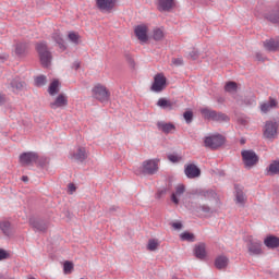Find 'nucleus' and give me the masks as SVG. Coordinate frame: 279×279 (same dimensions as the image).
Listing matches in <instances>:
<instances>
[{"mask_svg": "<svg viewBox=\"0 0 279 279\" xmlns=\"http://www.w3.org/2000/svg\"><path fill=\"white\" fill-rule=\"evenodd\" d=\"M201 114L208 121H216L218 123H228V121H230V117H228V114L208 108L201 109Z\"/></svg>", "mask_w": 279, "mask_h": 279, "instance_id": "1", "label": "nucleus"}, {"mask_svg": "<svg viewBox=\"0 0 279 279\" xmlns=\"http://www.w3.org/2000/svg\"><path fill=\"white\" fill-rule=\"evenodd\" d=\"M278 133H279V120L272 119L266 121L264 125V133L263 136L267 141H276L278 138Z\"/></svg>", "mask_w": 279, "mask_h": 279, "instance_id": "2", "label": "nucleus"}, {"mask_svg": "<svg viewBox=\"0 0 279 279\" xmlns=\"http://www.w3.org/2000/svg\"><path fill=\"white\" fill-rule=\"evenodd\" d=\"M36 51L39 54V60L41 62V65L45 69L51 66L52 57H51V52L47 48V43L41 41V43L37 44L36 45Z\"/></svg>", "mask_w": 279, "mask_h": 279, "instance_id": "3", "label": "nucleus"}, {"mask_svg": "<svg viewBox=\"0 0 279 279\" xmlns=\"http://www.w3.org/2000/svg\"><path fill=\"white\" fill-rule=\"evenodd\" d=\"M92 95L100 104H108L110 101V90L99 83L92 88Z\"/></svg>", "mask_w": 279, "mask_h": 279, "instance_id": "4", "label": "nucleus"}, {"mask_svg": "<svg viewBox=\"0 0 279 279\" xmlns=\"http://www.w3.org/2000/svg\"><path fill=\"white\" fill-rule=\"evenodd\" d=\"M226 144V136L221 134H214L206 136L204 140V145L207 147V149H219V147H222Z\"/></svg>", "mask_w": 279, "mask_h": 279, "instance_id": "5", "label": "nucleus"}, {"mask_svg": "<svg viewBox=\"0 0 279 279\" xmlns=\"http://www.w3.org/2000/svg\"><path fill=\"white\" fill-rule=\"evenodd\" d=\"M242 160L244 163V167L246 169H252V167H255V165H258V155H256V151L248 149V150H242L241 151Z\"/></svg>", "mask_w": 279, "mask_h": 279, "instance_id": "6", "label": "nucleus"}, {"mask_svg": "<svg viewBox=\"0 0 279 279\" xmlns=\"http://www.w3.org/2000/svg\"><path fill=\"white\" fill-rule=\"evenodd\" d=\"M158 162L160 159H148L143 161L141 171L144 175H155L158 173Z\"/></svg>", "mask_w": 279, "mask_h": 279, "instance_id": "7", "label": "nucleus"}, {"mask_svg": "<svg viewBox=\"0 0 279 279\" xmlns=\"http://www.w3.org/2000/svg\"><path fill=\"white\" fill-rule=\"evenodd\" d=\"M165 88H167V77L162 73L156 74L150 90L153 93H162Z\"/></svg>", "mask_w": 279, "mask_h": 279, "instance_id": "8", "label": "nucleus"}, {"mask_svg": "<svg viewBox=\"0 0 279 279\" xmlns=\"http://www.w3.org/2000/svg\"><path fill=\"white\" fill-rule=\"evenodd\" d=\"M20 162L23 167H29L33 162H38V154L34 151L23 153L20 155Z\"/></svg>", "mask_w": 279, "mask_h": 279, "instance_id": "9", "label": "nucleus"}, {"mask_svg": "<svg viewBox=\"0 0 279 279\" xmlns=\"http://www.w3.org/2000/svg\"><path fill=\"white\" fill-rule=\"evenodd\" d=\"M247 250L250 256H260V254H263V243L258 240H250Z\"/></svg>", "mask_w": 279, "mask_h": 279, "instance_id": "10", "label": "nucleus"}, {"mask_svg": "<svg viewBox=\"0 0 279 279\" xmlns=\"http://www.w3.org/2000/svg\"><path fill=\"white\" fill-rule=\"evenodd\" d=\"M117 5V0H96V8L100 12H112Z\"/></svg>", "mask_w": 279, "mask_h": 279, "instance_id": "11", "label": "nucleus"}, {"mask_svg": "<svg viewBox=\"0 0 279 279\" xmlns=\"http://www.w3.org/2000/svg\"><path fill=\"white\" fill-rule=\"evenodd\" d=\"M70 158L75 162H84V160L88 158L86 147L78 146L73 153L70 154Z\"/></svg>", "mask_w": 279, "mask_h": 279, "instance_id": "12", "label": "nucleus"}, {"mask_svg": "<svg viewBox=\"0 0 279 279\" xmlns=\"http://www.w3.org/2000/svg\"><path fill=\"white\" fill-rule=\"evenodd\" d=\"M184 173L189 180H195V178H199V175H202V169H199L195 163H189L184 168Z\"/></svg>", "mask_w": 279, "mask_h": 279, "instance_id": "13", "label": "nucleus"}, {"mask_svg": "<svg viewBox=\"0 0 279 279\" xmlns=\"http://www.w3.org/2000/svg\"><path fill=\"white\" fill-rule=\"evenodd\" d=\"M264 19L274 25L279 23V3L271 10L264 13Z\"/></svg>", "mask_w": 279, "mask_h": 279, "instance_id": "14", "label": "nucleus"}, {"mask_svg": "<svg viewBox=\"0 0 279 279\" xmlns=\"http://www.w3.org/2000/svg\"><path fill=\"white\" fill-rule=\"evenodd\" d=\"M175 7V0H157V10L159 12H171Z\"/></svg>", "mask_w": 279, "mask_h": 279, "instance_id": "15", "label": "nucleus"}, {"mask_svg": "<svg viewBox=\"0 0 279 279\" xmlns=\"http://www.w3.org/2000/svg\"><path fill=\"white\" fill-rule=\"evenodd\" d=\"M157 129L163 134H173V132H175V124L172 122L158 121Z\"/></svg>", "mask_w": 279, "mask_h": 279, "instance_id": "16", "label": "nucleus"}, {"mask_svg": "<svg viewBox=\"0 0 279 279\" xmlns=\"http://www.w3.org/2000/svg\"><path fill=\"white\" fill-rule=\"evenodd\" d=\"M69 106V99L63 94H60L53 102H50V108L57 110V108H65Z\"/></svg>", "mask_w": 279, "mask_h": 279, "instance_id": "17", "label": "nucleus"}, {"mask_svg": "<svg viewBox=\"0 0 279 279\" xmlns=\"http://www.w3.org/2000/svg\"><path fill=\"white\" fill-rule=\"evenodd\" d=\"M29 223L36 232H47L49 228V223L45 220H36V219H31Z\"/></svg>", "mask_w": 279, "mask_h": 279, "instance_id": "18", "label": "nucleus"}, {"mask_svg": "<svg viewBox=\"0 0 279 279\" xmlns=\"http://www.w3.org/2000/svg\"><path fill=\"white\" fill-rule=\"evenodd\" d=\"M276 108H278V100H276L274 97H269L268 101L260 105V110L264 112V114H267V112H270V110Z\"/></svg>", "mask_w": 279, "mask_h": 279, "instance_id": "19", "label": "nucleus"}, {"mask_svg": "<svg viewBox=\"0 0 279 279\" xmlns=\"http://www.w3.org/2000/svg\"><path fill=\"white\" fill-rule=\"evenodd\" d=\"M135 36L141 40V43H147L149 39L147 37V26L145 25H137L134 29Z\"/></svg>", "mask_w": 279, "mask_h": 279, "instance_id": "20", "label": "nucleus"}, {"mask_svg": "<svg viewBox=\"0 0 279 279\" xmlns=\"http://www.w3.org/2000/svg\"><path fill=\"white\" fill-rule=\"evenodd\" d=\"M263 45L266 51H270V52L279 51V39H275V38L266 39L263 43Z\"/></svg>", "mask_w": 279, "mask_h": 279, "instance_id": "21", "label": "nucleus"}, {"mask_svg": "<svg viewBox=\"0 0 279 279\" xmlns=\"http://www.w3.org/2000/svg\"><path fill=\"white\" fill-rule=\"evenodd\" d=\"M264 245H266L268 250H276L279 247V238L276 235H267L264 240Z\"/></svg>", "mask_w": 279, "mask_h": 279, "instance_id": "22", "label": "nucleus"}, {"mask_svg": "<svg viewBox=\"0 0 279 279\" xmlns=\"http://www.w3.org/2000/svg\"><path fill=\"white\" fill-rule=\"evenodd\" d=\"M0 230L4 236H12L14 230L12 229V223L8 220L0 222Z\"/></svg>", "mask_w": 279, "mask_h": 279, "instance_id": "23", "label": "nucleus"}, {"mask_svg": "<svg viewBox=\"0 0 279 279\" xmlns=\"http://www.w3.org/2000/svg\"><path fill=\"white\" fill-rule=\"evenodd\" d=\"M196 195L202 197V199H215L217 197V192L214 190H197Z\"/></svg>", "mask_w": 279, "mask_h": 279, "instance_id": "24", "label": "nucleus"}, {"mask_svg": "<svg viewBox=\"0 0 279 279\" xmlns=\"http://www.w3.org/2000/svg\"><path fill=\"white\" fill-rule=\"evenodd\" d=\"M186 191V187L184 186V184H179L175 187V193H172L171 195V202H173V204H180V199L178 198V196L180 197V195H184V192Z\"/></svg>", "mask_w": 279, "mask_h": 279, "instance_id": "25", "label": "nucleus"}, {"mask_svg": "<svg viewBox=\"0 0 279 279\" xmlns=\"http://www.w3.org/2000/svg\"><path fill=\"white\" fill-rule=\"evenodd\" d=\"M265 175H279V161L274 160L265 170Z\"/></svg>", "mask_w": 279, "mask_h": 279, "instance_id": "26", "label": "nucleus"}, {"mask_svg": "<svg viewBox=\"0 0 279 279\" xmlns=\"http://www.w3.org/2000/svg\"><path fill=\"white\" fill-rule=\"evenodd\" d=\"M194 255L199 260H204V258H206V244L201 243V244L196 245L195 248H194Z\"/></svg>", "mask_w": 279, "mask_h": 279, "instance_id": "27", "label": "nucleus"}, {"mask_svg": "<svg viewBox=\"0 0 279 279\" xmlns=\"http://www.w3.org/2000/svg\"><path fill=\"white\" fill-rule=\"evenodd\" d=\"M230 259L227 256L220 255L215 259L216 269H226Z\"/></svg>", "mask_w": 279, "mask_h": 279, "instance_id": "28", "label": "nucleus"}, {"mask_svg": "<svg viewBox=\"0 0 279 279\" xmlns=\"http://www.w3.org/2000/svg\"><path fill=\"white\" fill-rule=\"evenodd\" d=\"M235 202L240 206H245V193H243V189L239 185H235Z\"/></svg>", "mask_w": 279, "mask_h": 279, "instance_id": "29", "label": "nucleus"}, {"mask_svg": "<svg viewBox=\"0 0 279 279\" xmlns=\"http://www.w3.org/2000/svg\"><path fill=\"white\" fill-rule=\"evenodd\" d=\"M52 39L54 40V43H57L59 48L62 49V51H64L66 49V46L64 45V38L60 34V32H54L52 34Z\"/></svg>", "mask_w": 279, "mask_h": 279, "instance_id": "30", "label": "nucleus"}, {"mask_svg": "<svg viewBox=\"0 0 279 279\" xmlns=\"http://www.w3.org/2000/svg\"><path fill=\"white\" fill-rule=\"evenodd\" d=\"M48 93L49 95H51V97H53L54 95H58V93H60V81L58 80L52 81L48 87Z\"/></svg>", "mask_w": 279, "mask_h": 279, "instance_id": "31", "label": "nucleus"}, {"mask_svg": "<svg viewBox=\"0 0 279 279\" xmlns=\"http://www.w3.org/2000/svg\"><path fill=\"white\" fill-rule=\"evenodd\" d=\"M157 106L161 108L162 110H172L173 104H171L170 100H167V98H159L157 101Z\"/></svg>", "mask_w": 279, "mask_h": 279, "instance_id": "32", "label": "nucleus"}, {"mask_svg": "<svg viewBox=\"0 0 279 279\" xmlns=\"http://www.w3.org/2000/svg\"><path fill=\"white\" fill-rule=\"evenodd\" d=\"M15 53L19 57L25 56L27 53V43H20L15 45Z\"/></svg>", "mask_w": 279, "mask_h": 279, "instance_id": "33", "label": "nucleus"}, {"mask_svg": "<svg viewBox=\"0 0 279 279\" xmlns=\"http://www.w3.org/2000/svg\"><path fill=\"white\" fill-rule=\"evenodd\" d=\"M23 86H25V82H22L19 77L11 81V87L13 90H23Z\"/></svg>", "mask_w": 279, "mask_h": 279, "instance_id": "34", "label": "nucleus"}, {"mask_svg": "<svg viewBox=\"0 0 279 279\" xmlns=\"http://www.w3.org/2000/svg\"><path fill=\"white\" fill-rule=\"evenodd\" d=\"M195 213H204L205 215H213V213H215V209H213L208 205H199L196 207Z\"/></svg>", "mask_w": 279, "mask_h": 279, "instance_id": "35", "label": "nucleus"}, {"mask_svg": "<svg viewBox=\"0 0 279 279\" xmlns=\"http://www.w3.org/2000/svg\"><path fill=\"white\" fill-rule=\"evenodd\" d=\"M239 86L236 85V82L234 81H230L228 83H226L225 85V90L226 93H236Z\"/></svg>", "mask_w": 279, "mask_h": 279, "instance_id": "36", "label": "nucleus"}, {"mask_svg": "<svg viewBox=\"0 0 279 279\" xmlns=\"http://www.w3.org/2000/svg\"><path fill=\"white\" fill-rule=\"evenodd\" d=\"M181 241H187L189 243H193L195 241V234L184 231L183 233L180 234Z\"/></svg>", "mask_w": 279, "mask_h": 279, "instance_id": "37", "label": "nucleus"}, {"mask_svg": "<svg viewBox=\"0 0 279 279\" xmlns=\"http://www.w3.org/2000/svg\"><path fill=\"white\" fill-rule=\"evenodd\" d=\"M153 38L154 40H162L165 38V33L160 28H155L153 32Z\"/></svg>", "mask_w": 279, "mask_h": 279, "instance_id": "38", "label": "nucleus"}, {"mask_svg": "<svg viewBox=\"0 0 279 279\" xmlns=\"http://www.w3.org/2000/svg\"><path fill=\"white\" fill-rule=\"evenodd\" d=\"M45 84H47V76L39 75L35 77V86L40 87V86H45Z\"/></svg>", "mask_w": 279, "mask_h": 279, "instance_id": "39", "label": "nucleus"}, {"mask_svg": "<svg viewBox=\"0 0 279 279\" xmlns=\"http://www.w3.org/2000/svg\"><path fill=\"white\" fill-rule=\"evenodd\" d=\"M68 38L71 43H74V45H78L80 43V35L75 32L69 33Z\"/></svg>", "mask_w": 279, "mask_h": 279, "instance_id": "40", "label": "nucleus"}, {"mask_svg": "<svg viewBox=\"0 0 279 279\" xmlns=\"http://www.w3.org/2000/svg\"><path fill=\"white\" fill-rule=\"evenodd\" d=\"M147 250H149V252H156V250H158V241L149 240L148 245H147Z\"/></svg>", "mask_w": 279, "mask_h": 279, "instance_id": "41", "label": "nucleus"}, {"mask_svg": "<svg viewBox=\"0 0 279 279\" xmlns=\"http://www.w3.org/2000/svg\"><path fill=\"white\" fill-rule=\"evenodd\" d=\"M73 271V264L70 260L64 262L63 264V272L71 274Z\"/></svg>", "mask_w": 279, "mask_h": 279, "instance_id": "42", "label": "nucleus"}, {"mask_svg": "<svg viewBox=\"0 0 279 279\" xmlns=\"http://www.w3.org/2000/svg\"><path fill=\"white\" fill-rule=\"evenodd\" d=\"M183 119H185V123H193V111H185L183 113Z\"/></svg>", "mask_w": 279, "mask_h": 279, "instance_id": "43", "label": "nucleus"}, {"mask_svg": "<svg viewBox=\"0 0 279 279\" xmlns=\"http://www.w3.org/2000/svg\"><path fill=\"white\" fill-rule=\"evenodd\" d=\"M168 160H170V162H180V160H182V156L178 154H169Z\"/></svg>", "mask_w": 279, "mask_h": 279, "instance_id": "44", "label": "nucleus"}, {"mask_svg": "<svg viewBox=\"0 0 279 279\" xmlns=\"http://www.w3.org/2000/svg\"><path fill=\"white\" fill-rule=\"evenodd\" d=\"M167 195V189L159 190L156 194L157 199H161V197H165Z\"/></svg>", "mask_w": 279, "mask_h": 279, "instance_id": "45", "label": "nucleus"}, {"mask_svg": "<svg viewBox=\"0 0 279 279\" xmlns=\"http://www.w3.org/2000/svg\"><path fill=\"white\" fill-rule=\"evenodd\" d=\"M10 254L5 252V250L0 248V260H5V258H9Z\"/></svg>", "mask_w": 279, "mask_h": 279, "instance_id": "46", "label": "nucleus"}, {"mask_svg": "<svg viewBox=\"0 0 279 279\" xmlns=\"http://www.w3.org/2000/svg\"><path fill=\"white\" fill-rule=\"evenodd\" d=\"M190 58L191 60H197V58H199V52L197 50H192L190 52Z\"/></svg>", "mask_w": 279, "mask_h": 279, "instance_id": "47", "label": "nucleus"}, {"mask_svg": "<svg viewBox=\"0 0 279 279\" xmlns=\"http://www.w3.org/2000/svg\"><path fill=\"white\" fill-rule=\"evenodd\" d=\"M172 62L175 66H182V64H184V60L181 58L173 59Z\"/></svg>", "mask_w": 279, "mask_h": 279, "instance_id": "48", "label": "nucleus"}, {"mask_svg": "<svg viewBox=\"0 0 279 279\" xmlns=\"http://www.w3.org/2000/svg\"><path fill=\"white\" fill-rule=\"evenodd\" d=\"M37 165H39V167H45L47 165V158L41 157L40 159H37Z\"/></svg>", "mask_w": 279, "mask_h": 279, "instance_id": "49", "label": "nucleus"}, {"mask_svg": "<svg viewBox=\"0 0 279 279\" xmlns=\"http://www.w3.org/2000/svg\"><path fill=\"white\" fill-rule=\"evenodd\" d=\"M7 102H8V97H5L4 94L0 93V106H3Z\"/></svg>", "mask_w": 279, "mask_h": 279, "instance_id": "50", "label": "nucleus"}, {"mask_svg": "<svg viewBox=\"0 0 279 279\" xmlns=\"http://www.w3.org/2000/svg\"><path fill=\"white\" fill-rule=\"evenodd\" d=\"M68 189H69L70 193L73 194V193H75L77 187H75V184L69 183Z\"/></svg>", "mask_w": 279, "mask_h": 279, "instance_id": "51", "label": "nucleus"}, {"mask_svg": "<svg viewBox=\"0 0 279 279\" xmlns=\"http://www.w3.org/2000/svg\"><path fill=\"white\" fill-rule=\"evenodd\" d=\"M172 228H174V230H182V222H173Z\"/></svg>", "mask_w": 279, "mask_h": 279, "instance_id": "52", "label": "nucleus"}, {"mask_svg": "<svg viewBox=\"0 0 279 279\" xmlns=\"http://www.w3.org/2000/svg\"><path fill=\"white\" fill-rule=\"evenodd\" d=\"M256 60H258V62H264V61H265V58L263 57V53L257 52V53H256Z\"/></svg>", "mask_w": 279, "mask_h": 279, "instance_id": "53", "label": "nucleus"}, {"mask_svg": "<svg viewBox=\"0 0 279 279\" xmlns=\"http://www.w3.org/2000/svg\"><path fill=\"white\" fill-rule=\"evenodd\" d=\"M8 58H9V56L8 54H1L0 56V63H3V62H5V60H8Z\"/></svg>", "mask_w": 279, "mask_h": 279, "instance_id": "54", "label": "nucleus"}, {"mask_svg": "<svg viewBox=\"0 0 279 279\" xmlns=\"http://www.w3.org/2000/svg\"><path fill=\"white\" fill-rule=\"evenodd\" d=\"M128 62L131 66H134V59H132V57H128Z\"/></svg>", "mask_w": 279, "mask_h": 279, "instance_id": "55", "label": "nucleus"}, {"mask_svg": "<svg viewBox=\"0 0 279 279\" xmlns=\"http://www.w3.org/2000/svg\"><path fill=\"white\" fill-rule=\"evenodd\" d=\"M73 69H75V71H77V69H80V62L75 61L73 63Z\"/></svg>", "mask_w": 279, "mask_h": 279, "instance_id": "56", "label": "nucleus"}, {"mask_svg": "<svg viewBox=\"0 0 279 279\" xmlns=\"http://www.w3.org/2000/svg\"><path fill=\"white\" fill-rule=\"evenodd\" d=\"M118 208L119 207H117V206H112L109 208V213H114V211H117Z\"/></svg>", "mask_w": 279, "mask_h": 279, "instance_id": "57", "label": "nucleus"}, {"mask_svg": "<svg viewBox=\"0 0 279 279\" xmlns=\"http://www.w3.org/2000/svg\"><path fill=\"white\" fill-rule=\"evenodd\" d=\"M22 182H29V178L27 175L22 177Z\"/></svg>", "mask_w": 279, "mask_h": 279, "instance_id": "58", "label": "nucleus"}, {"mask_svg": "<svg viewBox=\"0 0 279 279\" xmlns=\"http://www.w3.org/2000/svg\"><path fill=\"white\" fill-rule=\"evenodd\" d=\"M241 145H245V140H241Z\"/></svg>", "mask_w": 279, "mask_h": 279, "instance_id": "59", "label": "nucleus"}]
</instances>
